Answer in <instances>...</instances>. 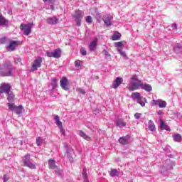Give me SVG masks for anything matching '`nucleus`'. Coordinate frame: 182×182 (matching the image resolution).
Masks as SVG:
<instances>
[{
  "label": "nucleus",
  "mask_w": 182,
  "mask_h": 182,
  "mask_svg": "<svg viewBox=\"0 0 182 182\" xmlns=\"http://www.w3.org/2000/svg\"><path fill=\"white\" fill-rule=\"evenodd\" d=\"M132 86L129 87V90L133 92V90H137L139 87L145 90L146 92H151L153 87L149 84L143 83V82L139 80L137 75H132L130 81Z\"/></svg>",
  "instance_id": "nucleus-1"
},
{
  "label": "nucleus",
  "mask_w": 182,
  "mask_h": 182,
  "mask_svg": "<svg viewBox=\"0 0 182 182\" xmlns=\"http://www.w3.org/2000/svg\"><path fill=\"white\" fill-rule=\"evenodd\" d=\"M15 67L11 64H4L3 68L0 69V76H12Z\"/></svg>",
  "instance_id": "nucleus-2"
},
{
  "label": "nucleus",
  "mask_w": 182,
  "mask_h": 182,
  "mask_svg": "<svg viewBox=\"0 0 182 182\" xmlns=\"http://www.w3.org/2000/svg\"><path fill=\"white\" fill-rule=\"evenodd\" d=\"M131 97L133 99V100H136V103L140 105L142 107H144V106H146V103H147V99L141 97L140 93L139 92L132 93Z\"/></svg>",
  "instance_id": "nucleus-3"
},
{
  "label": "nucleus",
  "mask_w": 182,
  "mask_h": 182,
  "mask_svg": "<svg viewBox=\"0 0 182 182\" xmlns=\"http://www.w3.org/2000/svg\"><path fill=\"white\" fill-rule=\"evenodd\" d=\"M7 106L9 110L14 112L16 114H22V112H23V106L22 105L16 106L14 103H7Z\"/></svg>",
  "instance_id": "nucleus-4"
},
{
  "label": "nucleus",
  "mask_w": 182,
  "mask_h": 182,
  "mask_svg": "<svg viewBox=\"0 0 182 182\" xmlns=\"http://www.w3.org/2000/svg\"><path fill=\"white\" fill-rule=\"evenodd\" d=\"M73 18L75 19L76 26H80L82 25V18H83V11L76 10L75 14L73 15Z\"/></svg>",
  "instance_id": "nucleus-5"
},
{
  "label": "nucleus",
  "mask_w": 182,
  "mask_h": 182,
  "mask_svg": "<svg viewBox=\"0 0 182 182\" xmlns=\"http://www.w3.org/2000/svg\"><path fill=\"white\" fill-rule=\"evenodd\" d=\"M23 161L26 167H28V168H31V170H35V168H36V166L31 161V156L29 154H27L23 157Z\"/></svg>",
  "instance_id": "nucleus-6"
},
{
  "label": "nucleus",
  "mask_w": 182,
  "mask_h": 182,
  "mask_svg": "<svg viewBox=\"0 0 182 182\" xmlns=\"http://www.w3.org/2000/svg\"><path fill=\"white\" fill-rule=\"evenodd\" d=\"M42 66V57H38L34 60V62L31 66L32 72H35Z\"/></svg>",
  "instance_id": "nucleus-7"
},
{
  "label": "nucleus",
  "mask_w": 182,
  "mask_h": 182,
  "mask_svg": "<svg viewBox=\"0 0 182 182\" xmlns=\"http://www.w3.org/2000/svg\"><path fill=\"white\" fill-rule=\"evenodd\" d=\"M20 29H21L23 33L28 36L32 32L31 24H23L21 23L20 26Z\"/></svg>",
  "instance_id": "nucleus-8"
},
{
  "label": "nucleus",
  "mask_w": 182,
  "mask_h": 182,
  "mask_svg": "<svg viewBox=\"0 0 182 182\" xmlns=\"http://www.w3.org/2000/svg\"><path fill=\"white\" fill-rule=\"evenodd\" d=\"M62 51L60 48L54 50L53 52H46V55L48 58H55V59H59L60 58V53Z\"/></svg>",
  "instance_id": "nucleus-9"
},
{
  "label": "nucleus",
  "mask_w": 182,
  "mask_h": 182,
  "mask_svg": "<svg viewBox=\"0 0 182 182\" xmlns=\"http://www.w3.org/2000/svg\"><path fill=\"white\" fill-rule=\"evenodd\" d=\"M112 19H113V16L110 14H105L102 17V21L106 26H112V25H113Z\"/></svg>",
  "instance_id": "nucleus-10"
},
{
  "label": "nucleus",
  "mask_w": 182,
  "mask_h": 182,
  "mask_svg": "<svg viewBox=\"0 0 182 182\" xmlns=\"http://www.w3.org/2000/svg\"><path fill=\"white\" fill-rule=\"evenodd\" d=\"M152 105L153 106H159L160 109H163L166 107L167 102L166 101H163L162 100H153Z\"/></svg>",
  "instance_id": "nucleus-11"
},
{
  "label": "nucleus",
  "mask_w": 182,
  "mask_h": 182,
  "mask_svg": "<svg viewBox=\"0 0 182 182\" xmlns=\"http://www.w3.org/2000/svg\"><path fill=\"white\" fill-rule=\"evenodd\" d=\"M173 168V164H171V161L170 159H167L164 166L161 168V173H164V171H167L168 170H171Z\"/></svg>",
  "instance_id": "nucleus-12"
},
{
  "label": "nucleus",
  "mask_w": 182,
  "mask_h": 182,
  "mask_svg": "<svg viewBox=\"0 0 182 182\" xmlns=\"http://www.w3.org/2000/svg\"><path fill=\"white\" fill-rule=\"evenodd\" d=\"M18 45H21V41H10L8 49L9 50L14 51L18 48Z\"/></svg>",
  "instance_id": "nucleus-13"
},
{
  "label": "nucleus",
  "mask_w": 182,
  "mask_h": 182,
  "mask_svg": "<svg viewBox=\"0 0 182 182\" xmlns=\"http://www.w3.org/2000/svg\"><path fill=\"white\" fill-rule=\"evenodd\" d=\"M9 92H11V85L10 84L2 83L1 85L0 93H6V94H7Z\"/></svg>",
  "instance_id": "nucleus-14"
},
{
  "label": "nucleus",
  "mask_w": 182,
  "mask_h": 182,
  "mask_svg": "<svg viewBox=\"0 0 182 182\" xmlns=\"http://www.w3.org/2000/svg\"><path fill=\"white\" fill-rule=\"evenodd\" d=\"M122 82H123L122 77H117L112 84L113 89H117L119 86L122 85Z\"/></svg>",
  "instance_id": "nucleus-15"
},
{
  "label": "nucleus",
  "mask_w": 182,
  "mask_h": 182,
  "mask_svg": "<svg viewBox=\"0 0 182 182\" xmlns=\"http://www.w3.org/2000/svg\"><path fill=\"white\" fill-rule=\"evenodd\" d=\"M60 83L62 89H63L64 90H69V87H68V78L65 77H63L60 80Z\"/></svg>",
  "instance_id": "nucleus-16"
},
{
  "label": "nucleus",
  "mask_w": 182,
  "mask_h": 182,
  "mask_svg": "<svg viewBox=\"0 0 182 182\" xmlns=\"http://www.w3.org/2000/svg\"><path fill=\"white\" fill-rule=\"evenodd\" d=\"M119 142L121 144H129L130 143V136L129 135H127L125 136L120 137L119 139Z\"/></svg>",
  "instance_id": "nucleus-17"
},
{
  "label": "nucleus",
  "mask_w": 182,
  "mask_h": 182,
  "mask_svg": "<svg viewBox=\"0 0 182 182\" xmlns=\"http://www.w3.org/2000/svg\"><path fill=\"white\" fill-rule=\"evenodd\" d=\"M46 22L49 25H56V23H58V22H59V18H58V17H56V16L50 17L46 19Z\"/></svg>",
  "instance_id": "nucleus-18"
},
{
  "label": "nucleus",
  "mask_w": 182,
  "mask_h": 182,
  "mask_svg": "<svg viewBox=\"0 0 182 182\" xmlns=\"http://www.w3.org/2000/svg\"><path fill=\"white\" fill-rule=\"evenodd\" d=\"M97 46V41L95 40L91 41L90 45L88 46L90 52H95V50H96Z\"/></svg>",
  "instance_id": "nucleus-19"
},
{
  "label": "nucleus",
  "mask_w": 182,
  "mask_h": 182,
  "mask_svg": "<svg viewBox=\"0 0 182 182\" xmlns=\"http://www.w3.org/2000/svg\"><path fill=\"white\" fill-rule=\"evenodd\" d=\"M115 123L117 127L122 128L126 127V122L122 118H117Z\"/></svg>",
  "instance_id": "nucleus-20"
},
{
  "label": "nucleus",
  "mask_w": 182,
  "mask_h": 182,
  "mask_svg": "<svg viewBox=\"0 0 182 182\" xmlns=\"http://www.w3.org/2000/svg\"><path fill=\"white\" fill-rule=\"evenodd\" d=\"M159 120H160V124H159L160 129H161V130H166L167 132H170V127L166 124V123H164V121H163L162 119H160Z\"/></svg>",
  "instance_id": "nucleus-21"
},
{
  "label": "nucleus",
  "mask_w": 182,
  "mask_h": 182,
  "mask_svg": "<svg viewBox=\"0 0 182 182\" xmlns=\"http://www.w3.org/2000/svg\"><path fill=\"white\" fill-rule=\"evenodd\" d=\"M54 120L56 122V125L59 127V129H63V124H62V122H60V119L58 115L54 117Z\"/></svg>",
  "instance_id": "nucleus-22"
},
{
  "label": "nucleus",
  "mask_w": 182,
  "mask_h": 182,
  "mask_svg": "<svg viewBox=\"0 0 182 182\" xmlns=\"http://www.w3.org/2000/svg\"><path fill=\"white\" fill-rule=\"evenodd\" d=\"M9 21L3 16H0V26H8Z\"/></svg>",
  "instance_id": "nucleus-23"
},
{
  "label": "nucleus",
  "mask_w": 182,
  "mask_h": 182,
  "mask_svg": "<svg viewBox=\"0 0 182 182\" xmlns=\"http://www.w3.org/2000/svg\"><path fill=\"white\" fill-rule=\"evenodd\" d=\"M8 97L7 100L8 102H14V97H15V95H14V92L12 91H10L6 94Z\"/></svg>",
  "instance_id": "nucleus-24"
},
{
  "label": "nucleus",
  "mask_w": 182,
  "mask_h": 182,
  "mask_svg": "<svg viewBox=\"0 0 182 182\" xmlns=\"http://www.w3.org/2000/svg\"><path fill=\"white\" fill-rule=\"evenodd\" d=\"M173 50L176 52V53H181L182 52V46L180 43L175 44L173 47Z\"/></svg>",
  "instance_id": "nucleus-25"
},
{
  "label": "nucleus",
  "mask_w": 182,
  "mask_h": 182,
  "mask_svg": "<svg viewBox=\"0 0 182 182\" xmlns=\"http://www.w3.org/2000/svg\"><path fill=\"white\" fill-rule=\"evenodd\" d=\"M148 129L151 132H155L156 131V125H154V122H153V121H151V120L149 121Z\"/></svg>",
  "instance_id": "nucleus-26"
},
{
  "label": "nucleus",
  "mask_w": 182,
  "mask_h": 182,
  "mask_svg": "<svg viewBox=\"0 0 182 182\" xmlns=\"http://www.w3.org/2000/svg\"><path fill=\"white\" fill-rule=\"evenodd\" d=\"M58 80L56 78H53L50 82V86H51V90H55L56 89V87L58 86L57 82Z\"/></svg>",
  "instance_id": "nucleus-27"
},
{
  "label": "nucleus",
  "mask_w": 182,
  "mask_h": 182,
  "mask_svg": "<svg viewBox=\"0 0 182 182\" xmlns=\"http://www.w3.org/2000/svg\"><path fill=\"white\" fill-rule=\"evenodd\" d=\"M79 134L80 137H82L85 140H87V141L90 140V136H87L83 131H79Z\"/></svg>",
  "instance_id": "nucleus-28"
},
{
  "label": "nucleus",
  "mask_w": 182,
  "mask_h": 182,
  "mask_svg": "<svg viewBox=\"0 0 182 182\" xmlns=\"http://www.w3.org/2000/svg\"><path fill=\"white\" fill-rule=\"evenodd\" d=\"M48 167L49 168H52L53 170L56 168V163L55 162V160L50 159L48 161Z\"/></svg>",
  "instance_id": "nucleus-29"
},
{
  "label": "nucleus",
  "mask_w": 182,
  "mask_h": 182,
  "mask_svg": "<svg viewBox=\"0 0 182 182\" xmlns=\"http://www.w3.org/2000/svg\"><path fill=\"white\" fill-rule=\"evenodd\" d=\"M82 176V178L84 179V182H89V180H87V173L86 172V168H83Z\"/></svg>",
  "instance_id": "nucleus-30"
},
{
  "label": "nucleus",
  "mask_w": 182,
  "mask_h": 182,
  "mask_svg": "<svg viewBox=\"0 0 182 182\" xmlns=\"http://www.w3.org/2000/svg\"><path fill=\"white\" fill-rule=\"evenodd\" d=\"M122 38V34L119 32L114 33L112 36V41H119V38Z\"/></svg>",
  "instance_id": "nucleus-31"
},
{
  "label": "nucleus",
  "mask_w": 182,
  "mask_h": 182,
  "mask_svg": "<svg viewBox=\"0 0 182 182\" xmlns=\"http://www.w3.org/2000/svg\"><path fill=\"white\" fill-rule=\"evenodd\" d=\"M174 141H177L178 143H180L181 141V135L179 134H176L173 136Z\"/></svg>",
  "instance_id": "nucleus-32"
},
{
  "label": "nucleus",
  "mask_w": 182,
  "mask_h": 182,
  "mask_svg": "<svg viewBox=\"0 0 182 182\" xmlns=\"http://www.w3.org/2000/svg\"><path fill=\"white\" fill-rule=\"evenodd\" d=\"M119 171H117V169H112L110 171V176L111 177H114L116 176H119Z\"/></svg>",
  "instance_id": "nucleus-33"
},
{
  "label": "nucleus",
  "mask_w": 182,
  "mask_h": 182,
  "mask_svg": "<svg viewBox=\"0 0 182 182\" xmlns=\"http://www.w3.org/2000/svg\"><path fill=\"white\" fill-rule=\"evenodd\" d=\"M9 42V40H8L6 37L0 38V45H6V43H8Z\"/></svg>",
  "instance_id": "nucleus-34"
},
{
  "label": "nucleus",
  "mask_w": 182,
  "mask_h": 182,
  "mask_svg": "<svg viewBox=\"0 0 182 182\" xmlns=\"http://www.w3.org/2000/svg\"><path fill=\"white\" fill-rule=\"evenodd\" d=\"M43 143V139H42V138L38 137L36 139V144L38 147H41V146H42Z\"/></svg>",
  "instance_id": "nucleus-35"
},
{
  "label": "nucleus",
  "mask_w": 182,
  "mask_h": 182,
  "mask_svg": "<svg viewBox=\"0 0 182 182\" xmlns=\"http://www.w3.org/2000/svg\"><path fill=\"white\" fill-rule=\"evenodd\" d=\"M115 48H124V44L123 42H116L114 43Z\"/></svg>",
  "instance_id": "nucleus-36"
},
{
  "label": "nucleus",
  "mask_w": 182,
  "mask_h": 182,
  "mask_svg": "<svg viewBox=\"0 0 182 182\" xmlns=\"http://www.w3.org/2000/svg\"><path fill=\"white\" fill-rule=\"evenodd\" d=\"M117 52L119 53H120L121 56H123V58H124V59H127V55H126V53L123 50H122L121 49H117Z\"/></svg>",
  "instance_id": "nucleus-37"
},
{
  "label": "nucleus",
  "mask_w": 182,
  "mask_h": 182,
  "mask_svg": "<svg viewBox=\"0 0 182 182\" xmlns=\"http://www.w3.org/2000/svg\"><path fill=\"white\" fill-rule=\"evenodd\" d=\"M67 157L70 163H73V157L72 156V154H70L69 151H67Z\"/></svg>",
  "instance_id": "nucleus-38"
},
{
  "label": "nucleus",
  "mask_w": 182,
  "mask_h": 182,
  "mask_svg": "<svg viewBox=\"0 0 182 182\" xmlns=\"http://www.w3.org/2000/svg\"><path fill=\"white\" fill-rule=\"evenodd\" d=\"M55 173L58 175V176H61L62 175V170H60V168H58V166H56L54 168Z\"/></svg>",
  "instance_id": "nucleus-39"
},
{
  "label": "nucleus",
  "mask_w": 182,
  "mask_h": 182,
  "mask_svg": "<svg viewBox=\"0 0 182 182\" xmlns=\"http://www.w3.org/2000/svg\"><path fill=\"white\" fill-rule=\"evenodd\" d=\"M102 53L105 55L106 59H107V58H110V54L106 50H104Z\"/></svg>",
  "instance_id": "nucleus-40"
},
{
  "label": "nucleus",
  "mask_w": 182,
  "mask_h": 182,
  "mask_svg": "<svg viewBox=\"0 0 182 182\" xmlns=\"http://www.w3.org/2000/svg\"><path fill=\"white\" fill-rule=\"evenodd\" d=\"M85 21L87 23H92V16H87L85 18Z\"/></svg>",
  "instance_id": "nucleus-41"
},
{
  "label": "nucleus",
  "mask_w": 182,
  "mask_h": 182,
  "mask_svg": "<svg viewBox=\"0 0 182 182\" xmlns=\"http://www.w3.org/2000/svg\"><path fill=\"white\" fill-rule=\"evenodd\" d=\"M81 54L82 55V56H86L87 55V52L86 50L85 49V48H82L80 50Z\"/></svg>",
  "instance_id": "nucleus-42"
},
{
  "label": "nucleus",
  "mask_w": 182,
  "mask_h": 182,
  "mask_svg": "<svg viewBox=\"0 0 182 182\" xmlns=\"http://www.w3.org/2000/svg\"><path fill=\"white\" fill-rule=\"evenodd\" d=\"M9 180V176L8 175H4L3 176V182H6Z\"/></svg>",
  "instance_id": "nucleus-43"
},
{
  "label": "nucleus",
  "mask_w": 182,
  "mask_h": 182,
  "mask_svg": "<svg viewBox=\"0 0 182 182\" xmlns=\"http://www.w3.org/2000/svg\"><path fill=\"white\" fill-rule=\"evenodd\" d=\"M134 117H135V119H140V117H141V114H140V113H136V114H134Z\"/></svg>",
  "instance_id": "nucleus-44"
},
{
  "label": "nucleus",
  "mask_w": 182,
  "mask_h": 182,
  "mask_svg": "<svg viewBox=\"0 0 182 182\" xmlns=\"http://www.w3.org/2000/svg\"><path fill=\"white\" fill-rule=\"evenodd\" d=\"M75 66L76 67V68H77V67H79V66H80V60H76L75 62Z\"/></svg>",
  "instance_id": "nucleus-45"
},
{
  "label": "nucleus",
  "mask_w": 182,
  "mask_h": 182,
  "mask_svg": "<svg viewBox=\"0 0 182 182\" xmlns=\"http://www.w3.org/2000/svg\"><path fill=\"white\" fill-rule=\"evenodd\" d=\"M78 92L80 93H81L82 95H85V93H86V92L83 89H82V88H79L78 89Z\"/></svg>",
  "instance_id": "nucleus-46"
},
{
  "label": "nucleus",
  "mask_w": 182,
  "mask_h": 182,
  "mask_svg": "<svg viewBox=\"0 0 182 182\" xmlns=\"http://www.w3.org/2000/svg\"><path fill=\"white\" fill-rule=\"evenodd\" d=\"M22 61V59L21 58H17V59H15L14 62L15 63H19V62H21Z\"/></svg>",
  "instance_id": "nucleus-47"
},
{
  "label": "nucleus",
  "mask_w": 182,
  "mask_h": 182,
  "mask_svg": "<svg viewBox=\"0 0 182 182\" xmlns=\"http://www.w3.org/2000/svg\"><path fill=\"white\" fill-rule=\"evenodd\" d=\"M172 28L174 29L175 31H177V24L176 23L173 24Z\"/></svg>",
  "instance_id": "nucleus-48"
},
{
  "label": "nucleus",
  "mask_w": 182,
  "mask_h": 182,
  "mask_svg": "<svg viewBox=\"0 0 182 182\" xmlns=\"http://www.w3.org/2000/svg\"><path fill=\"white\" fill-rule=\"evenodd\" d=\"M158 114H159V116H162V114H164V113L163 112V111L159 110V111H158Z\"/></svg>",
  "instance_id": "nucleus-49"
},
{
  "label": "nucleus",
  "mask_w": 182,
  "mask_h": 182,
  "mask_svg": "<svg viewBox=\"0 0 182 182\" xmlns=\"http://www.w3.org/2000/svg\"><path fill=\"white\" fill-rule=\"evenodd\" d=\"M61 134H65V129L63 128H60Z\"/></svg>",
  "instance_id": "nucleus-50"
},
{
  "label": "nucleus",
  "mask_w": 182,
  "mask_h": 182,
  "mask_svg": "<svg viewBox=\"0 0 182 182\" xmlns=\"http://www.w3.org/2000/svg\"><path fill=\"white\" fill-rule=\"evenodd\" d=\"M97 21L99 22V23H100L102 22V18L100 17H97Z\"/></svg>",
  "instance_id": "nucleus-51"
},
{
  "label": "nucleus",
  "mask_w": 182,
  "mask_h": 182,
  "mask_svg": "<svg viewBox=\"0 0 182 182\" xmlns=\"http://www.w3.org/2000/svg\"><path fill=\"white\" fill-rule=\"evenodd\" d=\"M20 144L22 146L23 144V141H20Z\"/></svg>",
  "instance_id": "nucleus-52"
},
{
  "label": "nucleus",
  "mask_w": 182,
  "mask_h": 182,
  "mask_svg": "<svg viewBox=\"0 0 182 182\" xmlns=\"http://www.w3.org/2000/svg\"><path fill=\"white\" fill-rule=\"evenodd\" d=\"M9 15H12V11L9 12Z\"/></svg>",
  "instance_id": "nucleus-53"
},
{
  "label": "nucleus",
  "mask_w": 182,
  "mask_h": 182,
  "mask_svg": "<svg viewBox=\"0 0 182 182\" xmlns=\"http://www.w3.org/2000/svg\"><path fill=\"white\" fill-rule=\"evenodd\" d=\"M43 2H46L48 0H43Z\"/></svg>",
  "instance_id": "nucleus-54"
},
{
  "label": "nucleus",
  "mask_w": 182,
  "mask_h": 182,
  "mask_svg": "<svg viewBox=\"0 0 182 182\" xmlns=\"http://www.w3.org/2000/svg\"><path fill=\"white\" fill-rule=\"evenodd\" d=\"M129 181H130V182H133V179H131Z\"/></svg>",
  "instance_id": "nucleus-55"
},
{
  "label": "nucleus",
  "mask_w": 182,
  "mask_h": 182,
  "mask_svg": "<svg viewBox=\"0 0 182 182\" xmlns=\"http://www.w3.org/2000/svg\"><path fill=\"white\" fill-rule=\"evenodd\" d=\"M49 2H50V3L52 2V0H49Z\"/></svg>",
  "instance_id": "nucleus-56"
},
{
  "label": "nucleus",
  "mask_w": 182,
  "mask_h": 182,
  "mask_svg": "<svg viewBox=\"0 0 182 182\" xmlns=\"http://www.w3.org/2000/svg\"><path fill=\"white\" fill-rule=\"evenodd\" d=\"M31 25H33V23H31Z\"/></svg>",
  "instance_id": "nucleus-57"
}]
</instances>
